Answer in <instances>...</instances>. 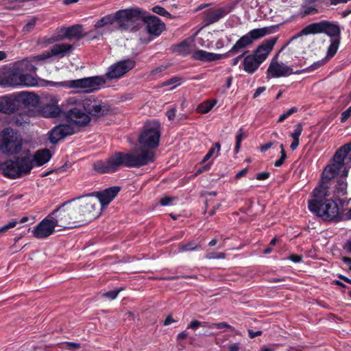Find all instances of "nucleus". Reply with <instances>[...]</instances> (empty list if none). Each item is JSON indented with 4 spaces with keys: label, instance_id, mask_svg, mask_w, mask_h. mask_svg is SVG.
<instances>
[{
    "label": "nucleus",
    "instance_id": "nucleus-26",
    "mask_svg": "<svg viewBox=\"0 0 351 351\" xmlns=\"http://www.w3.org/2000/svg\"><path fill=\"white\" fill-rule=\"evenodd\" d=\"M73 49V46L68 43H61L54 45L50 49L51 56H60L62 58L71 53Z\"/></svg>",
    "mask_w": 351,
    "mask_h": 351
},
{
    "label": "nucleus",
    "instance_id": "nucleus-53",
    "mask_svg": "<svg viewBox=\"0 0 351 351\" xmlns=\"http://www.w3.org/2000/svg\"><path fill=\"white\" fill-rule=\"evenodd\" d=\"M120 289H115V290H112V291H109L108 292H106L104 295L106 298H108V299H110V300H114L115 299L119 293L120 292Z\"/></svg>",
    "mask_w": 351,
    "mask_h": 351
},
{
    "label": "nucleus",
    "instance_id": "nucleus-27",
    "mask_svg": "<svg viewBox=\"0 0 351 351\" xmlns=\"http://www.w3.org/2000/svg\"><path fill=\"white\" fill-rule=\"evenodd\" d=\"M70 210L75 227L86 223V219H84L82 215V212L80 211L81 210L79 209L77 203L75 204H71L70 203Z\"/></svg>",
    "mask_w": 351,
    "mask_h": 351
},
{
    "label": "nucleus",
    "instance_id": "nucleus-52",
    "mask_svg": "<svg viewBox=\"0 0 351 351\" xmlns=\"http://www.w3.org/2000/svg\"><path fill=\"white\" fill-rule=\"evenodd\" d=\"M19 222L16 220H13L10 222H9L8 224L4 225L0 228V233H3L8 231L9 229L12 228L16 226V225Z\"/></svg>",
    "mask_w": 351,
    "mask_h": 351
},
{
    "label": "nucleus",
    "instance_id": "nucleus-9",
    "mask_svg": "<svg viewBox=\"0 0 351 351\" xmlns=\"http://www.w3.org/2000/svg\"><path fill=\"white\" fill-rule=\"evenodd\" d=\"M139 13L137 10H132V8L119 10L113 14L102 17L97 21L95 27L100 28L117 22L119 29L127 30L131 27L132 18L136 17Z\"/></svg>",
    "mask_w": 351,
    "mask_h": 351
},
{
    "label": "nucleus",
    "instance_id": "nucleus-51",
    "mask_svg": "<svg viewBox=\"0 0 351 351\" xmlns=\"http://www.w3.org/2000/svg\"><path fill=\"white\" fill-rule=\"evenodd\" d=\"M36 23V19H32L27 22V23L23 27V32H31L35 27Z\"/></svg>",
    "mask_w": 351,
    "mask_h": 351
},
{
    "label": "nucleus",
    "instance_id": "nucleus-42",
    "mask_svg": "<svg viewBox=\"0 0 351 351\" xmlns=\"http://www.w3.org/2000/svg\"><path fill=\"white\" fill-rule=\"evenodd\" d=\"M236 143H235V147H234V152L235 154L239 153V149L241 148V142L244 138V135L243 132V129L240 128L236 135Z\"/></svg>",
    "mask_w": 351,
    "mask_h": 351
},
{
    "label": "nucleus",
    "instance_id": "nucleus-34",
    "mask_svg": "<svg viewBox=\"0 0 351 351\" xmlns=\"http://www.w3.org/2000/svg\"><path fill=\"white\" fill-rule=\"evenodd\" d=\"M64 138V135L58 125L54 127L49 132V140L53 145Z\"/></svg>",
    "mask_w": 351,
    "mask_h": 351
},
{
    "label": "nucleus",
    "instance_id": "nucleus-25",
    "mask_svg": "<svg viewBox=\"0 0 351 351\" xmlns=\"http://www.w3.org/2000/svg\"><path fill=\"white\" fill-rule=\"evenodd\" d=\"M261 63H260L252 54L245 55L242 63L239 66L240 69H243L248 74L254 73Z\"/></svg>",
    "mask_w": 351,
    "mask_h": 351
},
{
    "label": "nucleus",
    "instance_id": "nucleus-39",
    "mask_svg": "<svg viewBox=\"0 0 351 351\" xmlns=\"http://www.w3.org/2000/svg\"><path fill=\"white\" fill-rule=\"evenodd\" d=\"M325 62H326L324 60H319L317 62H314L311 66H309L308 67H307L303 70L295 71V73L300 74V73H305V72L313 71L319 69L322 66H323L325 64Z\"/></svg>",
    "mask_w": 351,
    "mask_h": 351
},
{
    "label": "nucleus",
    "instance_id": "nucleus-3",
    "mask_svg": "<svg viewBox=\"0 0 351 351\" xmlns=\"http://www.w3.org/2000/svg\"><path fill=\"white\" fill-rule=\"evenodd\" d=\"M51 156L50 150L45 148L37 150L32 158L30 151L25 149L21 156L2 162L0 169L5 177L16 179L29 174L34 165L40 167L45 165Z\"/></svg>",
    "mask_w": 351,
    "mask_h": 351
},
{
    "label": "nucleus",
    "instance_id": "nucleus-5",
    "mask_svg": "<svg viewBox=\"0 0 351 351\" xmlns=\"http://www.w3.org/2000/svg\"><path fill=\"white\" fill-rule=\"evenodd\" d=\"M343 152L344 150L342 149H338L336 151L330 163L324 168L321 180L317 187L330 190L331 186L335 182L333 179L337 176L341 175L343 178L348 176V169L342 160L341 153Z\"/></svg>",
    "mask_w": 351,
    "mask_h": 351
},
{
    "label": "nucleus",
    "instance_id": "nucleus-40",
    "mask_svg": "<svg viewBox=\"0 0 351 351\" xmlns=\"http://www.w3.org/2000/svg\"><path fill=\"white\" fill-rule=\"evenodd\" d=\"M182 78L178 76H173L170 79L165 81L162 84V86H170L174 84H176L175 86L171 87L170 90H172L173 88H176L177 86L180 85L182 83Z\"/></svg>",
    "mask_w": 351,
    "mask_h": 351
},
{
    "label": "nucleus",
    "instance_id": "nucleus-28",
    "mask_svg": "<svg viewBox=\"0 0 351 351\" xmlns=\"http://www.w3.org/2000/svg\"><path fill=\"white\" fill-rule=\"evenodd\" d=\"M64 37L69 39L83 38L82 26L80 25H74L65 29Z\"/></svg>",
    "mask_w": 351,
    "mask_h": 351
},
{
    "label": "nucleus",
    "instance_id": "nucleus-14",
    "mask_svg": "<svg viewBox=\"0 0 351 351\" xmlns=\"http://www.w3.org/2000/svg\"><path fill=\"white\" fill-rule=\"evenodd\" d=\"M132 10H137L140 13L136 17L132 18L131 26L137 21H143L147 25V30L151 35L159 36L165 29V25L160 18L155 15L142 10L138 8H132Z\"/></svg>",
    "mask_w": 351,
    "mask_h": 351
},
{
    "label": "nucleus",
    "instance_id": "nucleus-44",
    "mask_svg": "<svg viewBox=\"0 0 351 351\" xmlns=\"http://www.w3.org/2000/svg\"><path fill=\"white\" fill-rule=\"evenodd\" d=\"M152 10L160 16H165L167 18H170L171 14L167 12L163 7L160 5H155L152 8Z\"/></svg>",
    "mask_w": 351,
    "mask_h": 351
},
{
    "label": "nucleus",
    "instance_id": "nucleus-54",
    "mask_svg": "<svg viewBox=\"0 0 351 351\" xmlns=\"http://www.w3.org/2000/svg\"><path fill=\"white\" fill-rule=\"evenodd\" d=\"M351 116V106L341 114V122H346Z\"/></svg>",
    "mask_w": 351,
    "mask_h": 351
},
{
    "label": "nucleus",
    "instance_id": "nucleus-16",
    "mask_svg": "<svg viewBox=\"0 0 351 351\" xmlns=\"http://www.w3.org/2000/svg\"><path fill=\"white\" fill-rule=\"evenodd\" d=\"M77 204L82 215L84 219H86V223L97 218L100 213L99 202L95 197L88 195L86 198L80 199Z\"/></svg>",
    "mask_w": 351,
    "mask_h": 351
},
{
    "label": "nucleus",
    "instance_id": "nucleus-23",
    "mask_svg": "<svg viewBox=\"0 0 351 351\" xmlns=\"http://www.w3.org/2000/svg\"><path fill=\"white\" fill-rule=\"evenodd\" d=\"M291 74H296L293 69L284 64H279L274 60L270 63L267 71V77H279Z\"/></svg>",
    "mask_w": 351,
    "mask_h": 351
},
{
    "label": "nucleus",
    "instance_id": "nucleus-50",
    "mask_svg": "<svg viewBox=\"0 0 351 351\" xmlns=\"http://www.w3.org/2000/svg\"><path fill=\"white\" fill-rule=\"evenodd\" d=\"M247 52V51H245V49L239 52V55H238L237 57L231 60L230 63V65L232 66H236L242 58L244 59L245 55L246 54Z\"/></svg>",
    "mask_w": 351,
    "mask_h": 351
},
{
    "label": "nucleus",
    "instance_id": "nucleus-30",
    "mask_svg": "<svg viewBox=\"0 0 351 351\" xmlns=\"http://www.w3.org/2000/svg\"><path fill=\"white\" fill-rule=\"evenodd\" d=\"M2 84L9 86H21V73L19 71L11 72L4 78Z\"/></svg>",
    "mask_w": 351,
    "mask_h": 351
},
{
    "label": "nucleus",
    "instance_id": "nucleus-49",
    "mask_svg": "<svg viewBox=\"0 0 351 351\" xmlns=\"http://www.w3.org/2000/svg\"><path fill=\"white\" fill-rule=\"evenodd\" d=\"M176 199H177V197L165 196L160 199V204L162 206H169Z\"/></svg>",
    "mask_w": 351,
    "mask_h": 351
},
{
    "label": "nucleus",
    "instance_id": "nucleus-19",
    "mask_svg": "<svg viewBox=\"0 0 351 351\" xmlns=\"http://www.w3.org/2000/svg\"><path fill=\"white\" fill-rule=\"evenodd\" d=\"M278 37H272L265 40L251 53L260 62L263 63L274 49Z\"/></svg>",
    "mask_w": 351,
    "mask_h": 351
},
{
    "label": "nucleus",
    "instance_id": "nucleus-1",
    "mask_svg": "<svg viewBox=\"0 0 351 351\" xmlns=\"http://www.w3.org/2000/svg\"><path fill=\"white\" fill-rule=\"evenodd\" d=\"M136 64V60L133 58H127L110 65L105 75H96L60 82L47 81V84L55 87L86 89V93H91L99 90L101 86L106 84V79L118 80L123 77L135 67Z\"/></svg>",
    "mask_w": 351,
    "mask_h": 351
},
{
    "label": "nucleus",
    "instance_id": "nucleus-61",
    "mask_svg": "<svg viewBox=\"0 0 351 351\" xmlns=\"http://www.w3.org/2000/svg\"><path fill=\"white\" fill-rule=\"evenodd\" d=\"M318 12V10L314 7L309 6L306 8L304 11V15L314 14Z\"/></svg>",
    "mask_w": 351,
    "mask_h": 351
},
{
    "label": "nucleus",
    "instance_id": "nucleus-24",
    "mask_svg": "<svg viewBox=\"0 0 351 351\" xmlns=\"http://www.w3.org/2000/svg\"><path fill=\"white\" fill-rule=\"evenodd\" d=\"M20 111L19 104L16 97H3L0 99V112L11 114ZM18 117V114H16Z\"/></svg>",
    "mask_w": 351,
    "mask_h": 351
},
{
    "label": "nucleus",
    "instance_id": "nucleus-18",
    "mask_svg": "<svg viewBox=\"0 0 351 351\" xmlns=\"http://www.w3.org/2000/svg\"><path fill=\"white\" fill-rule=\"evenodd\" d=\"M234 8L233 4H228L224 7L211 8L205 10L202 16V23L208 26L218 22L226 15L229 14Z\"/></svg>",
    "mask_w": 351,
    "mask_h": 351
},
{
    "label": "nucleus",
    "instance_id": "nucleus-21",
    "mask_svg": "<svg viewBox=\"0 0 351 351\" xmlns=\"http://www.w3.org/2000/svg\"><path fill=\"white\" fill-rule=\"evenodd\" d=\"M121 191V187L114 186L107 188L97 193V200L99 202V208H105L115 198Z\"/></svg>",
    "mask_w": 351,
    "mask_h": 351
},
{
    "label": "nucleus",
    "instance_id": "nucleus-47",
    "mask_svg": "<svg viewBox=\"0 0 351 351\" xmlns=\"http://www.w3.org/2000/svg\"><path fill=\"white\" fill-rule=\"evenodd\" d=\"M208 325H209V323L208 322H201L197 320H193L187 326V328H191L193 330L197 329L200 326L203 327H208Z\"/></svg>",
    "mask_w": 351,
    "mask_h": 351
},
{
    "label": "nucleus",
    "instance_id": "nucleus-41",
    "mask_svg": "<svg viewBox=\"0 0 351 351\" xmlns=\"http://www.w3.org/2000/svg\"><path fill=\"white\" fill-rule=\"evenodd\" d=\"M199 247L198 245L195 244L193 242H189L186 244H180L178 247L179 252H188L193 251Z\"/></svg>",
    "mask_w": 351,
    "mask_h": 351
},
{
    "label": "nucleus",
    "instance_id": "nucleus-59",
    "mask_svg": "<svg viewBox=\"0 0 351 351\" xmlns=\"http://www.w3.org/2000/svg\"><path fill=\"white\" fill-rule=\"evenodd\" d=\"M247 332H248L249 337L251 339L255 338L256 337H258V336H261L263 334L262 330L254 331L252 329H248Z\"/></svg>",
    "mask_w": 351,
    "mask_h": 351
},
{
    "label": "nucleus",
    "instance_id": "nucleus-57",
    "mask_svg": "<svg viewBox=\"0 0 351 351\" xmlns=\"http://www.w3.org/2000/svg\"><path fill=\"white\" fill-rule=\"evenodd\" d=\"M180 278H185V279H187V278L197 279V276H195V275H191V276H173L168 277L166 279L169 280H178V279H179Z\"/></svg>",
    "mask_w": 351,
    "mask_h": 351
},
{
    "label": "nucleus",
    "instance_id": "nucleus-35",
    "mask_svg": "<svg viewBox=\"0 0 351 351\" xmlns=\"http://www.w3.org/2000/svg\"><path fill=\"white\" fill-rule=\"evenodd\" d=\"M21 86H34L38 83L37 80L28 73H21Z\"/></svg>",
    "mask_w": 351,
    "mask_h": 351
},
{
    "label": "nucleus",
    "instance_id": "nucleus-6",
    "mask_svg": "<svg viewBox=\"0 0 351 351\" xmlns=\"http://www.w3.org/2000/svg\"><path fill=\"white\" fill-rule=\"evenodd\" d=\"M322 33L330 36V40L341 39V28L339 25L328 21L322 20L318 23H311L304 27L297 34L293 36L285 46L301 36Z\"/></svg>",
    "mask_w": 351,
    "mask_h": 351
},
{
    "label": "nucleus",
    "instance_id": "nucleus-48",
    "mask_svg": "<svg viewBox=\"0 0 351 351\" xmlns=\"http://www.w3.org/2000/svg\"><path fill=\"white\" fill-rule=\"evenodd\" d=\"M303 128L302 123H298L294 126V131L291 134V137L292 138H298L300 139V136L302 134Z\"/></svg>",
    "mask_w": 351,
    "mask_h": 351
},
{
    "label": "nucleus",
    "instance_id": "nucleus-38",
    "mask_svg": "<svg viewBox=\"0 0 351 351\" xmlns=\"http://www.w3.org/2000/svg\"><path fill=\"white\" fill-rule=\"evenodd\" d=\"M221 148V145L219 143H215L213 145L212 147L210 148L207 154L204 156V158L202 160V163L206 162L208 160H209L214 154L215 152H217V156L219 153Z\"/></svg>",
    "mask_w": 351,
    "mask_h": 351
},
{
    "label": "nucleus",
    "instance_id": "nucleus-36",
    "mask_svg": "<svg viewBox=\"0 0 351 351\" xmlns=\"http://www.w3.org/2000/svg\"><path fill=\"white\" fill-rule=\"evenodd\" d=\"M340 40L341 39L338 38L330 40V44L327 51V56L328 58H332L336 54L340 45Z\"/></svg>",
    "mask_w": 351,
    "mask_h": 351
},
{
    "label": "nucleus",
    "instance_id": "nucleus-20",
    "mask_svg": "<svg viewBox=\"0 0 351 351\" xmlns=\"http://www.w3.org/2000/svg\"><path fill=\"white\" fill-rule=\"evenodd\" d=\"M56 226L53 219L49 215L34 228V236L37 239L48 237L54 232Z\"/></svg>",
    "mask_w": 351,
    "mask_h": 351
},
{
    "label": "nucleus",
    "instance_id": "nucleus-58",
    "mask_svg": "<svg viewBox=\"0 0 351 351\" xmlns=\"http://www.w3.org/2000/svg\"><path fill=\"white\" fill-rule=\"evenodd\" d=\"M176 109L175 108L168 110L166 112V115L169 121H172L176 117Z\"/></svg>",
    "mask_w": 351,
    "mask_h": 351
},
{
    "label": "nucleus",
    "instance_id": "nucleus-7",
    "mask_svg": "<svg viewBox=\"0 0 351 351\" xmlns=\"http://www.w3.org/2000/svg\"><path fill=\"white\" fill-rule=\"evenodd\" d=\"M23 139L16 130L5 128L0 133V151L6 156L22 154Z\"/></svg>",
    "mask_w": 351,
    "mask_h": 351
},
{
    "label": "nucleus",
    "instance_id": "nucleus-15",
    "mask_svg": "<svg viewBox=\"0 0 351 351\" xmlns=\"http://www.w3.org/2000/svg\"><path fill=\"white\" fill-rule=\"evenodd\" d=\"M71 215L70 202H68L54 210L49 214V217L53 219L58 227L66 229L75 227Z\"/></svg>",
    "mask_w": 351,
    "mask_h": 351
},
{
    "label": "nucleus",
    "instance_id": "nucleus-31",
    "mask_svg": "<svg viewBox=\"0 0 351 351\" xmlns=\"http://www.w3.org/2000/svg\"><path fill=\"white\" fill-rule=\"evenodd\" d=\"M216 104L217 101L215 99L206 100L197 106L196 111L200 114L208 113Z\"/></svg>",
    "mask_w": 351,
    "mask_h": 351
},
{
    "label": "nucleus",
    "instance_id": "nucleus-32",
    "mask_svg": "<svg viewBox=\"0 0 351 351\" xmlns=\"http://www.w3.org/2000/svg\"><path fill=\"white\" fill-rule=\"evenodd\" d=\"M339 149L344 150V152L341 153L342 160L348 169L351 167V143L343 145Z\"/></svg>",
    "mask_w": 351,
    "mask_h": 351
},
{
    "label": "nucleus",
    "instance_id": "nucleus-33",
    "mask_svg": "<svg viewBox=\"0 0 351 351\" xmlns=\"http://www.w3.org/2000/svg\"><path fill=\"white\" fill-rule=\"evenodd\" d=\"M174 51L186 56L191 53V45L188 40H184L175 46Z\"/></svg>",
    "mask_w": 351,
    "mask_h": 351
},
{
    "label": "nucleus",
    "instance_id": "nucleus-56",
    "mask_svg": "<svg viewBox=\"0 0 351 351\" xmlns=\"http://www.w3.org/2000/svg\"><path fill=\"white\" fill-rule=\"evenodd\" d=\"M287 258L294 263H301L303 257L302 255L293 254L289 255Z\"/></svg>",
    "mask_w": 351,
    "mask_h": 351
},
{
    "label": "nucleus",
    "instance_id": "nucleus-2",
    "mask_svg": "<svg viewBox=\"0 0 351 351\" xmlns=\"http://www.w3.org/2000/svg\"><path fill=\"white\" fill-rule=\"evenodd\" d=\"M155 154L147 150L139 149L136 152H117L106 160H97L93 164V169L97 173H112L117 171L120 167L139 168L153 162Z\"/></svg>",
    "mask_w": 351,
    "mask_h": 351
},
{
    "label": "nucleus",
    "instance_id": "nucleus-55",
    "mask_svg": "<svg viewBox=\"0 0 351 351\" xmlns=\"http://www.w3.org/2000/svg\"><path fill=\"white\" fill-rule=\"evenodd\" d=\"M270 176V173L268 171H263L261 173H258L255 176V178L258 180H265L269 178Z\"/></svg>",
    "mask_w": 351,
    "mask_h": 351
},
{
    "label": "nucleus",
    "instance_id": "nucleus-11",
    "mask_svg": "<svg viewBox=\"0 0 351 351\" xmlns=\"http://www.w3.org/2000/svg\"><path fill=\"white\" fill-rule=\"evenodd\" d=\"M160 128V125L158 124L145 125L138 137V142L141 147L135 149L133 152H136L142 149L154 154V152L150 149H156L159 145L161 135Z\"/></svg>",
    "mask_w": 351,
    "mask_h": 351
},
{
    "label": "nucleus",
    "instance_id": "nucleus-29",
    "mask_svg": "<svg viewBox=\"0 0 351 351\" xmlns=\"http://www.w3.org/2000/svg\"><path fill=\"white\" fill-rule=\"evenodd\" d=\"M332 184L334 193L333 197L339 198L341 196L345 195L347 193V182L342 179H339L335 182Z\"/></svg>",
    "mask_w": 351,
    "mask_h": 351
},
{
    "label": "nucleus",
    "instance_id": "nucleus-46",
    "mask_svg": "<svg viewBox=\"0 0 351 351\" xmlns=\"http://www.w3.org/2000/svg\"><path fill=\"white\" fill-rule=\"evenodd\" d=\"M280 147L281 156H280V158L278 159L274 163L275 167H277L282 166V164L284 163L285 159L287 158V154L284 149L283 144H280Z\"/></svg>",
    "mask_w": 351,
    "mask_h": 351
},
{
    "label": "nucleus",
    "instance_id": "nucleus-64",
    "mask_svg": "<svg viewBox=\"0 0 351 351\" xmlns=\"http://www.w3.org/2000/svg\"><path fill=\"white\" fill-rule=\"evenodd\" d=\"M272 145H273V143L272 142H268L267 143H265V144L262 145L261 146L260 150H261V152H266L267 150L270 149Z\"/></svg>",
    "mask_w": 351,
    "mask_h": 351
},
{
    "label": "nucleus",
    "instance_id": "nucleus-43",
    "mask_svg": "<svg viewBox=\"0 0 351 351\" xmlns=\"http://www.w3.org/2000/svg\"><path fill=\"white\" fill-rule=\"evenodd\" d=\"M58 126L60 128L64 137L72 135L75 133L74 128L69 124H60Z\"/></svg>",
    "mask_w": 351,
    "mask_h": 351
},
{
    "label": "nucleus",
    "instance_id": "nucleus-37",
    "mask_svg": "<svg viewBox=\"0 0 351 351\" xmlns=\"http://www.w3.org/2000/svg\"><path fill=\"white\" fill-rule=\"evenodd\" d=\"M208 328H211V329H213V328H217V329L227 328L231 331L235 332V333L237 335H239V332L238 330H237L234 326L228 324L226 322H219V323L209 324V325H208Z\"/></svg>",
    "mask_w": 351,
    "mask_h": 351
},
{
    "label": "nucleus",
    "instance_id": "nucleus-63",
    "mask_svg": "<svg viewBox=\"0 0 351 351\" xmlns=\"http://www.w3.org/2000/svg\"><path fill=\"white\" fill-rule=\"evenodd\" d=\"M265 89L266 88L265 86H260V87L257 88L255 90V92L253 95V98L258 97L261 93H263L265 90Z\"/></svg>",
    "mask_w": 351,
    "mask_h": 351
},
{
    "label": "nucleus",
    "instance_id": "nucleus-60",
    "mask_svg": "<svg viewBox=\"0 0 351 351\" xmlns=\"http://www.w3.org/2000/svg\"><path fill=\"white\" fill-rule=\"evenodd\" d=\"M51 57V55H50V51H45L42 54H39L35 57V59L37 60H44L47 58H49Z\"/></svg>",
    "mask_w": 351,
    "mask_h": 351
},
{
    "label": "nucleus",
    "instance_id": "nucleus-62",
    "mask_svg": "<svg viewBox=\"0 0 351 351\" xmlns=\"http://www.w3.org/2000/svg\"><path fill=\"white\" fill-rule=\"evenodd\" d=\"M166 69H167L166 66L160 65V66H158L157 68L152 70L150 72V74L152 75H155L158 73H161V72L165 71Z\"/></svg>",
    "mask_w": 351,
    "mask_h": 351
},
{
    "label": "nucleus",
    "instance_id": "nucleus-12",
    "mask_svg": "<svg viewBox=\"0 0 351 351\" xmlns=\"http://www.w3.org/2000/svg\"><path fill=\"white\" fill-rule=\"evenodd\" d=\"M279 28L280 25H274L263 28L252 29L237 40L236 43L239 51L241 52L250 47L256 40H258L266 35L277 32L279 30Z\"/></svg>",
    "mask_w": 351,
    "mask_h": 351
},
{
    "label": "nucleus",
    "instance_id": "nucleus-22",
    "mask_svg": "<svg viewBox=\"0 0 351 351\" xmlns=\"http://www.w3.org/2000/svg\"><path fill=\"white\" fill-rule=\"evenodd\" d=\"M64 110L58 104V101L52 98L50 101L43 105L40 113L45 118H62Z\"/></svg>",
    "mask_w": 351,
    "mask_h": 351
},
{
    "label": "nucleus",
    "instance_id": "nucleus-4",
    "mask_svg": "<svg viewBox=\"0 0 351 351\" xmlns=\"http://www.w3.org/2000/svg\"><path fill=\"white\" fill-rule=\"evenodd\" d=\"M330 195V190L315 187L312 192L313 198L308 201V208L324 222L338 223L343 220V215Z\"/></svg>",
    "mask_w": 351,
    "mask_h": 351
},
{
    "label": "nucleus",
    "instance_id": "nucleus-45",
    "mask_svg": "<svg viewBox=\"0 0 351 351\" xmlns=\"http://www.w3.org/2000/svg\"><path fill=\"white\" fill-rule=\"evenodd\" d=\"M205 258L207 259H223L226 258V254L223 252H207Z\"/></svg>",
    "mask_w": 351,
    "mask_h": 351
},
{
    "label": "nucleus",
    "instance_id": "nucleus-10",
    "mask_svg": "<svg viewBox=\"0 0 351 351\" xmlns=\"http://www.w3.org/2000/svg\"><path fill=\"white\" fill-rule=\"evenodd\" d=\"M68 101L71 105L67 110H64L62 118L77 126L87 125L90 121V117L80 106V99L71 97Z\"/></svg>",
    "mask_w": 351,
    "mask_h": 351
},
{
    "label": "nucleus",
    "instance_id": "nucleus-8",
    "mask_svg": "<svg viewBox=\"0 0 351 351\" xmlns=\"http://www.w3.org/2000/svg\"><path fill=\"white\" fill-rule=\"evenodd\" d=\"M19 108L23 106V109H20L18 112V117H16V123L22 125L23 123L29 122V117L35 115L34 110L30 108H36L40 104V97L33 93L28 92H21L17 95Z\"/></svg>",
    "mask_w": 351,
    "mask_h": 351
},
{
    "label": "nucleus",
    "instance_id": "nucleus-17",
    "mask_svg": "<svg viewBox=\"0 0 351 351\" xmlns=\"http://www.w3.org/2000/svg\"><path fill=\"white\" fill-rule=\"evenodd\" d=\"M239 49L237 47V43H235L232 48L225 53L219 54L212 52H208L202 49L195 50L191 58L195 60H199L204 62H210L221 60L222 58H229L239 53Z\"/></svg>",
    "mask_w": 351,
    "mask_h": 351
},
{
    "label": "nucleus",
    "instance_id": "nucleus-13",
    "mask_svg": "<svg viewBox=\"0 0 351 351\" xmlns=\"http://www.w3.org/2000/svg\"><path fill=\"white\" fill-rule=\"evenodd\" d=\"M80 106L90 117H101L108 114L110 106L95 96L91 95L84 99H80Z\"/></svg>",
    "mask_w": 351,
    "mask_h": 351
}]
</instances>
